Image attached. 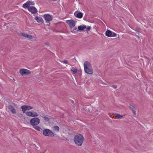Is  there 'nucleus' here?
I'll return each instance as SVG.
<instances>
[{
    "label": "nucleus",
    "instance_id": "f257e3e1",
    "mask_svg": "<svg viewBox=\"0 0 153 153\" xmlns=\"http://www.w3.org/2000/svg\"><path fill=\"white\" fill-rule=\"evenodd\" d=\"M74 140L76 145L80 146L83 143L84 138L82 135L79 134L74 136Z\"/></svg>",
    "mask_w": 153,
    "mask_h": 153
},
{
    "label": "nucleus",
    "instance_id": "f03ea898",
    "mask_svg": "<svg viewBox=\"0 0 153 153\" xmlns=\"http://www.w3.org/2000/svg\"><path fill=\"white\" fill-rule=\"evenodd\" d=\"M84 69L85 72L88 74H92L93 73V70L90 63L87 62H85L84 65Z\"/></svg>",
    "mask_w": 153,
    "mask_h": 153
},
{
    "label": "nucleus",
    "instance_id": "7ed1b4c3",
    "mask_svg": "<svg viewBox=\"0 0 153 153\" xmlns=\"http://www.w3.org/2000/svg\"><path fill=\"white\" fill-rule=\"evenodd\" d=\"M43 134L44 136L48 137H53L54 134L50 130L44 129L43 131Z\"/></svg>",
    "mask_w": 153,
    "mask_h": 153
},
{
    "label": "nucleus",
    "instance_id": "20e7f679",
    "mask_svg": "<svg viewBox=\"0 0 153 153\" xmlns=\"http://www.w3.org/2000/svg\"><path fill=\"white\" fill-rule=\"evenodd\" d=\"M40 120L37 117H35L31 119L30 121V123L33 126L37 125L39 124Z\"/></svg>",
    "mask_w": 153,
    "mask_h": 153
},
{
    "label": "nucleus",
    "instance_id": "39448f33",
    "mask_svg": "<svg viewBox=\"0 0 153 153\" xmlns=\"http://www.w3.org/2000/svg\"><path fill=\"white\" fill-rule=\"evenodd\" d=\"M19 72L22 76L29 75L31 73V72L30 70L25 69H21L19 70Z\"/></svg>",
    "mask_w": 153,
    "mask_h": 153
},
{
    "label": "nucleus",
    "instance_id": "423d86ee",
    "mask_svg": "<svg viewBox=\"0 0 153 153\" xmlns=\"http://www.w3.org/2000/svg\"><path fill=\"white\" fill-rule=\"evenodd\" d=\"M21 108L22 109L23 113H25L26 110H29L33 108V107L27 105H24L21 106Z\"/></svg>",
    "mask_w": 153,
    "mask_h": 153
},
{
    "label": "nucleus",
    "instance_id": "0eeeda50",
    "mask_svg": "<svg viewBox=\"0 0 153 153\" xmlns=\"http://www.w3.org/2000/svg\"><path fill=\"white\" fill-rule=\"evenodd\" d=\"M43 17L47 22H50L52 20V16L48 14L44 15Z\"/></svg>",
    "mask_w": 153,
    "mask_h": 153
},
{
    "label": "nucleus",
    "instance_id": "6e6552de",
    "mask_svg": "<svg viewBox=\"0 0 153 153\" xmlns=\"http://www.w3.org/2000/svg\"><path fill=\"white\" fill-rule=\"evenodd\" d=\"M66 22L69 25L71 28L74 27L75 26V22L73 20H67Z\"/></svg>",
    "mask_w": 153,
    "mask_h": 153
},
{
    "label": "nucleus",
    "instance_id": "1a4fd4ad",
    "mask_svg": "<svg viewBox=\"0 0 153 153\" xmlns=\"http://www.w3.org/2000/svg\"><path fill=\"white\" fill-rule=\"evenodd\" d=\"M29 11L32 14H35L37 12V10L34 6H30L28 9Z\"/></svg>",
    "mask_w": 153,
    "mask_h": 153
},
{
    "label": "nucleus",
    "instance_id": "9d476101",
    "mask_svg": "<svg viewBox=\"0 0 153 153\" xmlns=\"http://www.w3.org/2000/svg\"><path fill=\"white\" fill-rule=\"evenodd\" d=\"M74 15L76 17L79 19H81L82 18L83 14L81 12H79L78 11H76L74 13Z\"/></svg>",
    "mask_w": 153,
    "mask_h": 153
},
{
    "label": "nucleus",
    "instance_id": "9b49d317",
    "mask_svg": "<svg viewBox=\"0 0 153 153\" xmlns=\"http://www.w3.org/2000/svg\"><path fill=\"white\" fill-rule=\"evenodd\" d=\"M35 19L39 23H42L43 22V20L42 18L36 16L35 18Z\"/></svg>",
    "mask_w": 153,
    "mask_h": 153
},
{
    "label": "nucleus",
    "instance_id": "f8f14e48",
    "mask_svg": "<svg viewBox=\"0 0 153 153\" xmlns=\"http://www.w3.org/2000/svg\"><path fill=\"white\" fill-rule=\"evenodd\" d=\"M8 108L13 114H14L16 113V110L13 107L12 105H9L8 106Z\"/></svg>",
    "mask_w": 153,
    "mask_h": 153
},
{
    "label": "nucleus",
    "instance_id": "ddd939ff",
    "mask_svg": "<svg viewBox=\"0 0 153 153\" xmlns=\"http://www.w3.org/2000/svg\"><path fill=\"white\" fill-rule=\"evenodd\" d=\"M129 106L130 108L132 110L133 114H134L135 115L136 111H135V108L134 107L133 105L131 104L129 105Z\"/></svg>",
    "mask_w": 153,
    "mask_h": 153
},
{
    "label": "nucleus",
    "instance_id": "4468645a",
    "mask_svg": "<svg viewBox=\"0 0 153 153\" xmlns=\"http://www.w3.org/2000/svg\"><path fill=\"white\" fill-rule=\"evenodd\" d=\"M112 31L107 30L105 32V35L108 37H111Z\"/></svg>",
    "mask_w": 153,
    "mask_h": 153
},
{
    "label": "nucleus",
    "instance_id": "2eb2a0df",
    "mask_svg": "<svg viewBox=\"0 0 153 153\" xmlns=\"http://www.w3.org/2000/svg\"><path fill=\"white\" fill-rule=\"evenodd\" d=\"M29 2L27 1L24 4H23V7L24 8H27L28 9V8L30 7V4H29Z\"/></svg>",
    "mask_w": 153,
    "mask_h": 153
},
{
    "label": "nucleus",
    "instance_id": "dca6fc26",
    "mask_svg": "<svg viewBox=\"0 0 153 153\" xmlns=\"http://www.w3.org/2000/svg\"><path fill=\"white\" fill-rule=\"evenodd\" d=\"M86 28L85 25H80L78 26V29L79 30H82Z\"/></svg>",
    "mask_w": 153,
    "mask_h": 153
},
{
    "label": "nucleus",
    "instance_id": "f3484780",
    "mask_svg": "<svg viewBox=\"0 0 153 153\" xmlns=\"http://www.w3.org/2000/svg\"><path fill=\"white\" fill-rule=\"evenodd\" d=\"M33 127L36 130L39 131H40L42 130V129L41 128H40L38 126H37V125L34 126H33Z\"/></svg>",
    "mask_w": 153,
    "mask_h": 153
},
{
    "label": "nucleus",
    "instance_id": "a211bd4d",
    "mask_svg": "<svg viewBox=\"0 0 153 153\" xmlns=\"http://www.w3.org/2000/svg\"><path fill=\"white\" fill-rule=\"evenodd\" d=\"M25 114L28 116L32 117V112L31 111H27L25 112Z\"/></svg>",
    "mask_w": 153,
    "mask_h": 153
},
{
    "label": "nucleus",
    "instance_id": "6ab92c4d",
    "mask_svg": "<svg viewBox=\"0 0 153 153\" xmlns=\"http://www.w3.org/2000/svg\"><path fill=\"white\" fill-rule=\"evenodd\" d=\"M115 117L117 118L118 119L122 118L123 117V116L122 115H120V114L116 113L115 114Z\"/></svg>",
    "mask_w": 153,
    "mask_h": 153
},
{
    "label": "nucleus",
    "instance_id": "aec40b11",
    "mask_svg": "<svg viewBox=\"0 0 153 153\" xmlns=\"http://www.w3.org/2000/svg\"><path fill=\"white\" fill-rule=\"evenodd\" d=\"M43 118L44 120L46 121H49L50 120V119L47 117H45L44 116H41Z\"/></svg>",
    "mask_w": 153,
    "mask_h": 153
},
{
    "label": "nucleus",
    "instance_id": "412c9836",
    "mask_svg": "<svg viewBox=\"0 0 153 153\" xmlns=\"http://www.w3.org/2000/svg\"><path fill=\"white\" fill-rule=\"evenodd\" d=\"M71 71H72L73 73L74 74L76 73L77 72V69H75L74 68H73L71 69Z\"/></svg>",
    "mask_w": 153,
    "mask_h": 153
},
{
    "label": "nucleus",
    "instance_id": "4be33fe9",
    "mask_svg": "<svg viewBox=\"0 0 153 153\" xmlns=\"http://www.w3.org/2000/svg\"><path fill=\"white\" fill-rule=\"evenodd\" d=\"M54 130H56L57 132H58L59 130V127L57 126H55L54 127Z\"/></svg>",
    "mask_w": 153,
    "mask_h": 153
},
{
    "label": "nucleus",
    "instance_id": "5701e85b",
    "mask_svg": "<svg viewBox=\"0 0 153 153\" xmlns=\"http://www.w3.org/2000/svg\"><path fill=\"white\" fill-rule=\"evenodd\" d=\"M32 117H36L38 116V114L35 112L32 113Z\"/></svg>",
    "mask_w": 153,
    "mask_h": 153
},
{
    "label": "nucleus",
    "instance_id": "b1692460",
    "mask_svg": "<svg viewBox=\"0 0 153 153\" xmlns=\"http://www.w3.org/2000/svg\"><path fill=\"white\" fill-rule=\"evenodd\" d=\"M79 30H78V29H77V27H75L74 29L72 31H71V32L72 33H75L77 32Z\"/></svg>",
    "mask_w": 153,
    "mask_h": 153
},
{
    "label": "nucleus",
    "instance_id": "393cba45",
    "mask_svg": "<svg viewBox=\"0 0 153 153\" xmlns=\"http://www.w3.org/2000/svg\"><path fill=\"white\" fill-rule=\"evenodd\" d=\"M135 31L136 33H138L140 32L141 31V29L139 28H136Z\"/></svg>",
    "mask_w": 153,
    "mask_h": 153
},
{
    "label": "nucleus",
    "instance_id": "a878e982",
    "mask_svg": "<svg viewBox=\"0 0 153 153\" xmlns=\"http://www.w3.org/2000/svg\"><path fill=\"white\" fill-rule=\"evenodd\" d=\"M34 37L32 35H28L27 36V38L30 39H32Z\"/></svg>",
    "mask_w": 153,
    "mask_h": 153
},
{
    "label": "nucleus",
    "instance_id": "bb28decb",
    "mask_svg": "<svg viewBox=\"0 0 153 153\" xmlns=\"http://www.w3.org/2000/svg\"><path fill=\"white\" fill-rule=\"evenodd\" d=\"M117 34L113 32H112L111 37H115L117 36Z\"/></svg>",
    "mask_w": 153,
    "mask_h": 153
},
{
    "label": "nucleus",
    "instance_id": "cd10ccee",
    "mask_svg": "<svg viewBox=\"0 0 153 153\" xmlns=\"http://www.w3.org/2000/svg\"><path fill=\"white\" fill-rule=\"evenodd\" d=\"M28 2H29V4H30V5H34V2L33 1H28Z\"/></svg>",
    "mask_w": 153,
    "mask_h": 153
},
{
    "label": "nucleus",
    "instance_id": "c85d7f7f",
    "mask_svg": "<svg viewBox=\"0 0 153 153\" xmlns=\"http://www.w3.org/2000/svg\"><path fill=\"white\" fill-rule=\"evenodd\" d=\"M21 35L24 37H27V36L28 34L23 33H21Z\"/></svg>",
    "mask_w": 153,
    "mask_h": 153
},
{
    "label": "nucleus",
    "instance_id": "c756f323",
    "mask_svg": "<svg viewBox=\"0 0 153 153\" xmlns=\"http://www.w3.org/2000/svg\"><path fill=\"white\" fill-rule=\"evenodd\" d=\"M91 29V27L90 26H88L86 29V31H88L89 30Z\"/></svg>",
    "mask_w": 153,
    "mask_h": 153
},
{
    "label": "nucleus",
    "instance_id": "7c9ffc66",
    "mask_svg": "<svg viewBox=\"0 0 153 153\" xmlns=\"http://www.w3.org/2000/svg\"><path fill=\"white\" fill-rule=\"evenodd\" d=\"M62 62L63 63L65 64H67L68 63V62L66 60H65L64 61Z\"/></svg>",
    "mask_w": 153,
    "mask_h": 153
},
{
    "label": "nucleus",
    "instance_id": "2f4dec72",
    "mask_svg": "<svg viewBox=\"0 0 153 153\" xmlns=\"http://www.w3.org/2000/svg\"><path fill=\"white\" fill-rule=\"evenodd\" d=\"M111 87L114 89L117 88V86L115 85H112Z\"/></svg>",
    "mask_w": 153,
    "mask_h": 153
},
{
    "label": "nucleus",
    "instance_id": "473e14b6",
    "mask_svg": "<svg viewBox=\"0 0 153 153\" xmlns=\"http://www.w3.org/2000/svg\"><path fill=\"white\" fill-rule=\"evenodd\" d=\"M45 44L46 45H47V46H49V45H50V44H49L48 43V42H46V43H45Z\"/></svg>",
    "mask_w": 153,
    "mask_h": 153
},
{
    "label": "nucleus",
    "instance_id": "72a5a7b5",
    "mask_svg": "<svg viewBox=\"0 0 153 153\" xmlns=\"http://www.w3.org/2000/svg\"><path fill=\"white\" fill-rule=\"evenodd\" d=\"M73 103H74V101H72V102Z\"/></svg>",
    "mask_w": 153,
    "mask_h": 153
}]
</instances>
